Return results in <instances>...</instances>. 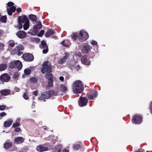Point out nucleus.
Segmentation results:
<instances>
[{
	"mask_svg": "<svg viewBox=\"0 0 152 152\" xmlns=\"http://www.w3.org/2000/svg\"><path fill=\"white\" fill-rule=\"evenodd\" d=\"M53 80H48V86L49 87H52L53 86Z\"/></svg>",
	"mask_w": 152,
	"mask_h": 152,
	"instance_id": "35",
	"label": "nucleus"
},
{
	"mask_svg": "<svg viewBox=\"0 0 152 152\" xmlns=\"http://www.w3.org/2000/svg\"><path fill=\"white\" fill-rule=\"evenodd\" d=\"M7 67V65L6 64H0V71L4 70Z\"/></svg>",
	"mask_w": 152,
	"mask_h": 152,
	"instance_id": "28",
	"label": "nucleus"
},
{
	"mask_svg": "<svg viewBox=\"0 0 152 152\" xmlns=\"http://www.w3.org/2000/svg\"><path fill=\"white\" fill-rule=\"evenodd\" d=\"M77 68H78V69L80 68V66L79 65H77V66H76Z\"/></svg>",
	"mask_w": 152,
	"mask_h": 152,
	"instance_id": "62",
	"label": "nucleus"
},
{
	"mask_svg": "<svg viewBox=\"0 0 152 152\" xmlns=\"http://www.w3.org/2000/svg\"><path fill=\"white\" fill-rule=\"evenodd\" d=\"M20 131V127H16L15 131L16 132H18Z\"/></svg>",
	"mask_w": 152,
	"mask_h": 152,
	"instance_id": "54",
	"label": "nucleus"
},
{
	"mask_svg": "<svg viewBox=\"0 0 152 152\" xmlns=\"http://www.w3.org/2000/svg\"><path fill=\"white\" fill-rule=\"evenodd\" d=\"M93 95L94 96V98H96L98 95V92L97 91H95Z\"/></svg>",
	"mask_w": 152,
	"mask_h": 152,
	"instance_id": "53",
	"label": "nucleus"
},
{
	"mask_svg": "<svg viewBox=\"0 0 152 152\" xmlns=\"http://www.w3.org/2000/svg\"><path fill=\"white\" fill-rule=\"evenodd\" d=\"M79 39L80 41L82 42L86 40L89 37L88 34L82 30L80 32Z\"/></svg>",
	"mask_w": 152,
	"mask_h": 152,
	"instance_id": "5",
	"label": "nucleus"
},
{
	"mask_svg": "<svg viewBox=\"0 0 152 152\" xmlns=\"http://www.w3.org/2000/svg\"><path fill=\"white\" fill-rule=\"evenodd\" d=\"M15 61H11L9 63V67L10 69L15 68Z\"/></svg>",
	"mask_w": 152,
	"mask_h": 152,
	"instance_id": "32",
	"label": "nucleus"
},
{
	"mask_svg": "<svg viewBox=\"0 0 152 152\" xmlns=\"http://www.w3.org/2000/svg\"><path fill=\"white\" fill-rule=\"evenodd\" d=\"M1 95L3 96H7L10 94V91L9 89H4L0 91Z\"/></svg>",
	"mask_w": 152,
	"mask_h": 152,
	"instance_id": "23",
	"label": "nucleus"
},
{
	"mask_svg": "<svg viewBox=\"0 0 152 152\" xmlns=\"http://www.w3.org/2000/svg\"><path fill=\"white\" fill-rule=\"evenodd\" d=\"M39 47L41 49H43L42 53L43 54L47 53L48 51V46L44 40L42 41L41 42V45Z\"/></svg>",
	"mask_w": 152,
	"mask_h": 152,
	"instance_id": "7",
	"label": "nucleus"
},
{
	"mask_svg": "<svg viewBox=\"0 0 152 152\" xmlns=\"http://www.w3.org/2000/svg\"><path fill=\"white\" fill-rule=\"evenodd\" d=\"M31 70L29 69H26L24 70V72L26 75H28L31 73Z\"/></svg>",
	"mask_w": 152,
	"mask_h": 152,
	"instance_id": "37",
	"label": "nucleus"
},
{
	"mask_svg": "<svg viewBox=\"0 0 152 152\" xmlns=\"http://www.w3.org/2000/svg\"><path fill=\"white\" fill-rule=\"evenodd\" d=\"M24 140L25 139L23 137H18L15 138L14 142L16 144H18L23 143Z\"/></svg>",
	"mask_w": 152,
	"mask_h": 152,
	"instance_id": "17",
	"label": "nucleus"
},
{
	"mask_svg": "<svg viewBox=\"0 0 152 152\" xmlns=\"http://www.w3.org/2000/svg\"><path fill=\"white\" fill-rule=\"evenodd\" d=\"M7 17L6 15L3 16L0 18V21L4 23H5L7 22Z\"/></svg>",
	"mask_w": 152,
	"mask_h": 152,
	"instance_id": "31",
	"label": "nucleus"
},
{
	"mask_svg": "<svg viewBox=\"0 0 152 152\" xmlns=\"http://www.w3.org/2000/svg\"><path fill=\"white\" fill-rule=\"evenodd\" d=\"M75 55L79 57H81L82 56V54L80 52H79L78 53H76Z\"/></svg>",
	"mask_w": 152,
	"mask_h": 152,
	"instance_id": "51",
	"label": "nucleus"
},
{
	"mask_svg": "<svg viewBox=\"0 0 152 152\" xmlns=\"http://www.w3.org/2000/svg\"><path fill=\"white\" fill-rule=\"evenodd\" d=\"M15 68H17L19 70H20L22 67V64L21 62L19 60H18L15 61Z\"/></svg>",
	"mask_w": 152,
	"mask_h": 152,
	"instance_id": "19",
	"label": "nucleus"
},
{
	"mask_svg": "<svg viewBox=\"0 0 152 152\" xmlns=\"http://www.w3.org/2000/svg\"><path fill=\"white\" fill-rule=\"evenodd\" d=\"M72 88L73 91L75 93H81L84 90L83 84L80 80H77L73 83Z\"/></svg>",
	"mask_w": 152,
	"mask_h": 152,
	"instance_id": "1",
	"label": "nucleus"
},
{
	"mask_svg": "<svg viewBox=\"0 0 152 152\" xmlns=\"http://www.w3.org/2000/svg\"><path fill=\"white\" fill-rule=\"evenodd\" d=\"M132 122H133V118H132Z\"/></svg>",
	"mask_w": 152,
	"mask_h": 152,
	"instance_id": "64",
	"label": "nucleus"
},
{
	"mask_svg": "<svg viewBox=\"0 0 152 152\" xmlns=\"http://www.w3.org/2000/svg\"><path fill=\"white\" fill-rule=\"evenodd\" d=\"M9 8L13 12H15L16 10V8L15 6H12Z\"/></svg>",
	"mask_w": 152,
	"mask_h": 152,
	"instance_id": "39",
	"label": "nucleus"
},
{
	"mask_svg": "<svg viewBox=\"0 0 152 152\" xmlns=\"http://www.w3.org/2000/svg\"><path fill=\"white\" fill-rule=\"evenodd\" d=\"M142 117L140 115H136L134 116V123L137 124H140L142 121Z\"/></svg>",
	"mask_w": 152,
	"mask_h": 152,
	"instance_id": "11",
	"label": "nucleus"
},
{
	"mask_svg": "<svg viewBox=\"0 0 152 152\" xmlns=\"http://www.w3.org/2000/svg\"><path fill=\"white\" fill-rule=\"evenodd\" d=\"M10 78V76L7 73H4L0 77V80L3 82H7L9 81Z\"/></svg>",
	"mask_w": 152,
	"mask_h": 152,
	"instance_id": "8",
	"label": "nucleus"
},
{
	"mask_svg": "<svg viewBox=\"0 0 152 152\" xmlns=\"http://www.w3.org/2000/svg\"><path fill=\"white\" fill-rule=\"evenodd\" d=\"M88 97L89 99L92 100L94 98V96L92 94H89L88 95Z\"/></svg>",
	"mask_w": 152,
	"mask_h": 152,
	"instance_id": "45",
	"label": "nucleus"
},
{
	"mask_svg": "<svg viewBox=\"0 0 152 152\" xmlns=\"http://www.w3.org/2000/svg\"><path fill=\"white\" fill-rule=\"evenodd\" d=\"M13 77L16 78L18 77L19 75L18 73H15L13 74Z\"/></svg>",
	"mask_w": 152,
	"mask_h": 152,
	"instance_id": "46",
	"label": "nucleus"
},
{
	"mask_svg": "<svg viewBox=\"0 0 152 152\" xmlns=\"http://www.w3.org/2000/svg\"><path fill=\"white\" fill-rule=\"evenodd\" d=\"M23 96L24 98L26 100H28L29 99V97L28 96V95L26 93L23 94Z\"/></svg>",
	"mask_w": 152,
	"mask_h": 152,
	"instance_id": "47",
	"label": "nucleus"
},
{
	"mask_svg": "<svg viewBox=\"0 0 152 152\" xmlns=\"http://www.w3.org/2000/svg\"><path fill=\"white\" fill-rule=\"evenodd\" d=\"M63 152H69L68 150L64 149L63 150Z\"/></svg>",
	"mask_w": 152,
	"mask_h": 152,
	"instance_id": "61",
	"label": "nucleus"
},
{
	"mask_svg": "<svg viewBox=\"0 0 152 152\" xmlns=\"http://www.w3.org/2000/svg\"><path fill=\"white\" fill-rule=\"evenodd\" d=\"M91 50L90 46L88 44L84 45L81 49V52L83 53H87Z\"/></svg>",
	"mask_w": 152,
	"mask_h": 152,
	"instance_id": "12",
	"label": "nucleus"
},
{
	"mask_svg": "<svg viewBox=\"0 0 152 152\" xmlns=\"http://www.w3.org/2000/svg\"><path fill=\"white\" fill-rule=\"evenodd\" d=\"M15 90L16 92H19L20 91V89L16 87L15 88Z\"/></svg>",
	"mask_w": 152,
	"mask_h": 152,
	"instance_id": "57",
	"label": "nucleus"
},
{
	"mask_svg": "<svg viewBox=\"0 0 152 152\" xmlns=\"http://www.w3.org/2000/svg\"><path fill=\"white\" fill-rule=\"evenodd\" d=\"M59 79L61 81H63L64 80V78L63 76H61L59 77Z\"/></svg>",
	"mask_w": 152,
	"mask_h": 152,
	"instance_id": "59",
	"label": "nucleus"
},
{
	"mask_svg": "<svg viewBox=\"0 0 152 152\" xmlns=\"http://www.w3.org/2000/svg\"><path fill=\"white\" fill-rule=\"evenodd\" d=\"M81 61L82 63L86 65H90L91 62L89 59H88V56L87 55H85L83 56L81 59Z\"/></svg>",
	"mask_w": 152,
	"mask_h": 152,
	"instance_id": "10",
	"label": "nucleus"
},
{
	"mask_svg": "<svg viewBox=\"0 0 152 152\" xmlns=\"http://www.w3.org/2000/svg\"><path fill=\"white\" fill-rule=\"evenodd\" d=\"M57 93H56L53 90H50L48 92H44L42 94L41 96L39 98V99L40 100H43L45 102V99H48L51 95L56 96Z\"/></svg>",
	"mask_w": 152,
	"mask_h": 152,
	"instance_id": "3",
	"label": "nucleus"
},
{
	"mask_svg": "<svg viewBox=\"0 0 152 152\" xmlns=\"http://www.w3.org/2000/svg\"><path fill=\"white\" fill-rule=\"evenodd\" d=\"M7 10L8 14L9 15H12L13 12H12V11L9 9V8H7Z\"/></svg>",
	"mask_w": 152,
	"mask_h": 152,
	"instance_id": "40",
	"label": "nucleus"
},
{
	"mask_svg": "<svg viewBox=\"0 0 152 152\" xmlns=\"http://www.w3.org/2000/svg\"><path fill=\"white\" fill-rule=\"evenodd\" d=\"M3 34V30L0 29V37Z\"/></svg>",
	"mask_w": 152,
	"mask_h": 152,
	"instance_id": "58",
	"label": "nucleus"
},
{
	"mask_svg": "<svg viewBox=\"0 0 152 152\" xmlns=\"http://www.w3.org/2000/svg\"><path fill=\"white\" fill-rule=\"evenodd\" d=\"M55 31L52 29H49L47 31L45 34V36L46 37H48L53 34Z\"/></svg>",
	"mask_w": 152,
	"mask_h": 152,
	"instance_id": "22",
	"label": "nucleus"
},
{
	"mask_svg": "<svg viewBox=\"0 0 152 152\" xmlns=\"http://www.w3.org/2000/svg\"><path fill=\"white\" fill-rule=\"evenodd\" d=\"M22 58L25 61L27 62H31L34 60V56L33 55L30 53H26L23 54Z\"/></svg>",
	"mask_w": 152,
	"mask_h": 152,
	"instance_id": "6",
	"label": "nucleus"
},
{
	"mask_svg": "<svg viewBox=\"0 0 152 152\" xmlns=\"http://www.w3.org/2000/svg\"><path fill=\"white\" fill-rule=\"evenodd\" d=\"M38 94V91H34L33 93V94L35 96H37Z\"/></svg>",
	"mask_w": 152,
	"mask_h": 152,
	"instance_id": "55",
	"label": "nucleus"
},
{
	"mask_svg": "<svg viewBox=\"0 0 152 152\" xmlns=\"http://www.w3.org/2000/svg\"><path fill=\"white\" fill-rule=\"evenodd\" d=\"M91 44L93 45H96L97 44V42L96 41L92 40L91 42Z\"/></svg>",
	"mask_w": 152,
	"mask_h": 152,
	"instance_id": "50",
	"label": "nucleus"
},
{
	"mask_svg": "<svg viewBox=\"0 0 152 152\" xmlns=\"http://www.w3.org/2000/svg\"><path fill=\"white\" fill-rule=\"evenodd\" d=\"M24 49L23 45L21 44H20L15 48L14 49L12 50V52L15 54L17 53L18 51L23 50Z\"/></svg>",
	"mask_w": 152,
	"mask_h": 152,
	"instance_id": "13",
	"label": "nucleus"
},
{
	"mask_svg": "<svg viewBox=\"0 0 152 152\" xmlns=\"http://www.w3.org/2000/svg\"><path fill=\"white\" fill-rule=\"evenodd\" d=\"M150 107L151 109V111L152 114V102L151 103Z\"/></svg>",
	"mask_w": 152,
	"mask_h": 152,
	"instance_id": "60",
	"label": "nucleus"
},
{
	"mask_svg": "<svg viewBox=\"0 0 152 152\" xmlns=\"http://www.w3.org/2000/svg\"><path fill=\"white\" fill-rule=\"evenodd\" d=\"M4 44L0 42V50H3L4 49Z\"/></svg>",
	"mask_w": 152,
	"mask_h": 152,
	"instance_id": "42",
	"label": "nucleus"
},
{
	"mask_svg": "<svg viewBox=\"0 0 152 152\" xmlns=\"http://www.w3.org/2000/svg\"><path fill=\"white\" fill-rule=\"evenodd\" d=\"M16 11L17 13H20L22 12V9L21 8L19 7L16 10Z\"/></svg>",
	"mask_w": 152,
	"mask_h": 152,
	"instance_id": "52",
	"label": "nucleus"
},
{
	"mask_svg": "<svg viewBox=\"0 0 152 152\" xmlns=\"http://www.w3.org/2000/svg\"><path fill=\"white\" fill-rule=\"evenodd\" d=\"M61 44L63 46L66 47L67 48H69V47L70 44L69 43H67L66 42H65V40H63L61 42Z\"/></svg>",
	"mask_w": 152,
	"mask_h": 152,
	"instance_id": "36",
	"label": "nucleus"
},
{
	"mask_svg": "<svg viewBox=\"0 0 152 152\" xmlns=\"http://www.w3.org/2000/svg\"><path fill=\"white\" fill-rule=\"evenodd\" d=\"M37 151L42 152L47 151L48 150V148L47 147H45L41 145H39L36 148Z\"/></svg>",
	"mask_w": 152,
	"mask_h": 152,
	"instance_id": "16",
	"label": "nucleus"
},
{
	"mask_svg": "<svg viewBox=\"0 0 152 152\" xmlns=\"http://www.w3.org/2000/svg\"><path fill=\"white\" fill-rule=\"evenodd\" d=\"M60 89L62 92L65 93L67 91V88L65 85L61 84L60 86Z\"/></svg>",
	"mask_w": 152,
	"mask_h": 152,
	"instance_id": "27",
	"label": "nucleus"
},
{
	"mask_svg": "<svg viewBox=\"0 0 152 152\" xmlns=\"http://www.w3.org/2000/svg\"><path fill=\"white\" fill-rule=\"evenodd\" d=\"M42 26L41 22L40 21L38 22L37 24L34 26V30L36 33H37L42 28Z\"/></svg>",
	"mask_w": 152,
	"mask_h": 152,
	"instance_id": "18",
	"label": "nucleus"
},
{
	"mask_svg": "<svg viewBox=\"0 0 152 152\" xmlns=\"http://www.w3.org/2000/svg\"><path fill=\"white\" fill-rule=\"evenodd\" d=\"M44 31L43 30H41L38 34V36L39 37H42L44 34Z\"/></svg>",
	"mask_w": 152,
	"mask_h": 152,
	"instance_id": "38",
	"label": "nucleus"
},
{
	"mask_svg": "<svg viewBox=\"0 0 152 152\" xmlns=\"http://www.w3.org/2000/svg\"><path fill=\"white\" fill-rule=\"evenodd\" d=\"M71 36L72 39L74 40L77 39L78 36V34L76 33H73Z\"/></svg>",
	"mask_w": 152,
	"mask_h": 152,
	"instance_id": "30",
	"label": "nucleus"
},
{
	"mask_svg": "<svg viewBox=\"0 0 152 152\" xmlns=\"http://www.w3.org/2000/svg\"><path fill=\"white\" fill-rule=\"evenodd\" d=\"M69 54L68 53L66 52L65 53V56L63 58H61L59 61V63L60 64H63L69 57Z\"/></svg>",
	"mask_w": 152,
	"mask_h": 152,
	"instance_id": "15",
	"label": "nucleus"
},
{
	"mask_svg": "<svg viewBox=\"0 0 152 152\" xmlns=\"http://www.w3.org/2000/svg\"><path fill=\"white\" fill-rule=\"evenodd\" d=\"M4 147L5 149H8L11 148L12 146V142H6L4 144Z\"/></svg>",
	"mask_w": 152,
	"mask_h": 152,
	"instance_id": "25",
	"label": "nucleus"
},
{
	"mask_svg": "<svg viewBox=\"0 0 152 152\" xmlns=\"http://www.w3.org/2000/svg\"><path fill=\"white\" fill-rule=\"evenodd\" d=\"M18 37L20 39H23L27 36L26 33L23 31H19L16 34Z\"/></svg>",
	"mask_w": 152,
	"mask_h": 152,
	"instance_id": "14",
	"label": "nucleus"
},
{
	"mask_svg": "<svg viewBox=\"0 0 152 152\" xmlns=\"http://www.w3.org/2000/svg\"><path fill=\"white\" fill-rule=\"evenodd\" d=\"M29 20L26 16H19L18 17V27L19 29H21L23 27L22 24L25 23Z\"/></svg>",
	"mask_w": 152,
	"mask_h": 152,
	"instance_id": "4",
	"label": "nucleus"
},
{
	"mask_svg": "<svg viewBox=\"0 0 152 152\" xmlns=\"http://www.w3.org/2000/svg\"><path fill=\"white\" fill-rule=\"evenodd\" d=\"M7 115V114L5 112H2L0 113V116L1 117L5 116Z\"/></svg>",
	"mask_w": 152,
	"mask_h": 152,
	"instance_id": "48",
	"label": "nucleus"
},
{
	"mask_svg": "<svg viewBox=\"0 0 152 152\" xmlns=\"http://www.w3.org/2000/svg\"><path fill=\"white\" fill-rule=\"evenodd\" d=\"M45 77L48 80H53V75L52 73H47L45 75Z\"/></svg>",
	"mask_w": 152,
	"mask_h": 152,
	"instance_id": "26",
	"label": "nucleus"
},
{
	"mask_svg": "<svg viewBox=\"0 0 152 152\" xmlns=\"http://www.w3.org/2000/svg\"><path fill=\"white\" fill-rule=\"evenodd\" d=\"M73 148L75 150H78L81 148V146L79 144H74Z\"/></svg>",
	"mask_w": 152,
	"mask_h": 152,
	"instance_id": "33",
	"label": "nucleus"
},
{
	"mask_svg": "<svg viewBox=\"0 0 152 152\" xmlns=\"http://www.w3.org/2000/svg\"><path fill=\"white\" fill-rule=\"evenodd\" d=\"M88 100L86 97H80V101L79 102V104L80 107H82L87 105Z\"/></svg>",
	"mask_w": 152,
	"mask_h": 152,
	"instance_id": "9",
	"label": "nucleus"
},
{
	"mask_svg": "<svg viewBox=\"0 0 152 152\" xmlns=\"http://www.w3.org/2000/svg\"><path fill=\"white\" fill-rule=\"evenodd\" d=\"M41 71L42 74L46 73H50L52 72V68L51 63L48 61H45L43 62L42 67L41 68Z\"/></svg>",
	"mask_w": 152,
	"mask_h": 152,
	"instance_id": "2",
	"label": "nucleus"
},
{
	"mask_svg": "<svg viewBox=\"0 0 152 152\" xmlns=\"http://www.w3.org/2000/svg\"><path fill=\"white\" fill-rule=\"evenodd\" d=\"M28 18L29 19L32 21L35 22L37 20V17L34 15L31 14L28 16Z\"/></svg>",
	"mask_w": 152,
	"mask_h": 152,
	"instance_id": "24",
	"label": "nucleus"
},
{
	"mask_svg": "<svg viewBox=\"0 0 152 152\" xmlns=\"http://www.w3.org/2000/svg\"><path fill=\"white\" fill-rule=\"evenodd\" d=\"M9 45L11 47H13L15 45V43L14 41H13L12 42H10Z\"/></svg>",
	"mask_w": 152,
	"mask_h": 152,
	"instance_id": "49",
	"label": "nucleus"
},
{
	"mask_svg": "<svg viewBox=\"0 0 152 152\" xmlns=\"http://www.w3.org/2000/svg\"><path fill=\"white\" fill-rule=\"evenodd\" d=\"M135 152H143L142 151H137Z\"/></svg>",
	"mask_w": 152,
	"mask_h": 152,
	"instance_id": "63",
	"label": "nucleus"
},
{
	"mask_svg": "<svg viewBox=\"0 0 152 152\" xmlns=\"http://www.w3.org/2000/svg\"><path fill=\"white\" fill-rule=\"evenodd\" d=\"M30 81L31 82L34 83H36L38 81V80L37 78L34 77H32L30 79Z\"/></svg>",
	"mask_w": 152,
	"mask_h": 152,
	"instance_id": "34",
	"label": "nucleus"
},
{
	"mask_svg": "<svg viewBox=\"0 0 152 152\" xmlns=\"http://www.w3.org/2000/svg\"><path fill=\"white\" fill-rule=\"evenodd\" d=\"M62 149V146L61 144H59L55 146L53 149L54 152H61Z\"/></svg>",
	"mask_w": 152,
	"mask_h": 152,
	"instance_id": "20",
	"label": "nucleus"
},
{
	"mask_svg": "<svg viewBox=\"0 0 152 152\" xmlns=\"http://www.w3.org/2000/svg\"><path fill=\"white\" fill-rule=\"evenodd\" d=\"M7 5L8 7H11L14 5V3L12 2H9L7 3Z\"/></svg>",
	"mask_w": 152,
	"mask_h": 152,
	"instance_id": "41",
	"label": "nucleus"
},
{
	"mask_svg": "<svg viewBox=\"0 0 152 152\" xmlns=\"http://www.w3.org/2000/svg\"><path fill=\"white\" fill-rule=\"evenodd\" d=\"M17 55L19 56H20L23 53V52L22 51H18L17 53Z\"/></svg>",
	"mask_w": 152,
	"mask_h": 152,
	"instance_id": "56",
	"label": "nucleus"
},
{
	"mask_svg": "<svg viewBox=\"0 0 152 152\" xmlns=\"http://www.w3.org/2000/svg\"><path fill=\"white\" fill-rule=\"evenodd\" d=\"M12 122L13 121L12 120L10 119H9L4 122V126L5 127H10Z\"/></svg>",
	"mask_w": 152,
	"mask_h": 152,
	"instance_id": "21",
	"label": "nucleus"
},
{
	"mask_svg": "<svg viewBox=\"0 0 152 152\" xmlns=\"http://www.w3.org/2000/svg\"><path fill=\"white\" fill-rule=\"evenodd\" d=\"M6 106L5 105H1L0 106V110H4L6 107Z\"/></svg>",
	"mask_w": 152,
	"mask_h": 152,
	"instance_id": "44",
	"label": "nucleus"
},
{
	"mask_svg": "<svg viewBox=\"0 0 152 152\" xmlns=\"http://www.w3.org/2000/svg\"><path fill=\"white\" fill-rule=\"evenodd\" d=\"M29 20L26 22H25L23 25V29L25 30H27L28 29L29 26Z\"/></svg>",
	"mask_w": 152,
	"mask_h": 152,
	"instance_id": "29",
	"label": "nucleus"
},
{
	"mask_svg": "<svg viewBox=\"0 0 152 152\" xmlns=\"http://www.w3.org/2000/svg\"><path fill=\"white\" fill-rule=\"evenodd\" d=\"M20 125V124L19 123H14L13 125V127L16 128L19 126Z\"/></svg>",
	"mask_w": 152,
	"mask_h": 152,
	"instance_id": "43",
	"label": "nucleus"
}]
</instances>
